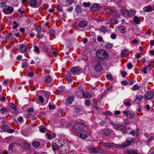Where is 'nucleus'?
Returning a JSON list of instances; mask_svg holds the SVG:
<instances>
[{
  "label": "nucleus",
  "mask_w": 154,
  "mask_h": 154,
  "mask_svg": "<svg viewBox=\"0 0 154 154\" xmlns=\"http://www.w3.org/2000/svg\"><path fill=\"white\" fill-rule=\"evenodd\" d=\"M134 23L137 24H139L140 22V18L137 16H135L134 17Z\"/></svg>",
  "instance_id": "obj_30"
},
{
  "label": "nucleus",
  "mask_w": 154,
  "mask_h": 154,
  "mask_svg": "<svg viewBox=\"0 0 154 154\" xmlns=\"http://www.w3.org/2000/svg\"><path fill=\"white\" fill-rule=\"evenodd\" d=\"M48 106L49 109L50 110L53 109L55 108L54 106V105H52L51 104L49 105Z\"/></svg>",
  "instance_id": "obj_63"
},
{
  "label": "nucleus",
  "mask_w": 154,
  "mask_h": 154,
  "mask_svg": "<svg viewBox=\"0 0 154 154\" xmlns=\"http://www.w3.org/2000/svg\"><path fill=\"white\" fill-rule=\"evenodd\" d=\"M143 98V96L142 95L137 96H136V98H135V100L136 101H137V100L140 101Z\"/></svg>",
  "instance_id": "obj_41"
},
{
  "label": "nucleus",
  "mask_w": 154,
  "mask_h": 154,
  "mask_svg": "<svg viewBox=\"0 0 154 154\" xmlns=\"http://www.w3.org/2000/svg\"><path fill=\"white\" fill-rule=\"evenodd\" d=\"M111 38L113 39H115L117 37L115 33H112L110 36Z\"/></svg>",
  "instance_id": "obj_54"
},
{
  "label": "nucleus",
  "mask_w": 154,
  "mask_h": 154,
  "mask_svg": "<svg viewBox=\"0 0 154 154\" xmlns=\"http://www.w3.org/2000/svg\"><path fill=\"white\" fill-rule=\"evenodd\" d=\"M154 139V137L153 136H150L147 139V142L148 143H150L151 141H152Z\"/></svg>",
  "instance_id": "obj_47"
},
{
  "label": "nucleus",
  "mask_w": 154,
  "mask_h": 154,
  "mask_svg": "<svg viewBox=\"0 0 154 154\" xmlns=\"http://www.w3.org/2000/svg\"><path fill=\"white\" fill-rule=\"evenodd\" d=\"M143 10L144 11L148 12L152 11V8L151 6L148 5L144 7L143 8Z\"/></svg>",
  "instance_id": "obj_20"
},
{
  "label": "nucleus",
  "mask_w": 154,
  "mask_h": 154,
  "mask_svg": "<svg viewBox=\"0 0 154 154\" xmlns=\"http://www.w3.org/2000/svg\"><path fill=\"white\" fill-rule=\"evenodd\" d=\"M122 14L125 17H128L130 15L129 12L126 10H124L122 11Z\"/></svg>",
  "instance_id": "obj_29"
},
{
  "label": "nucleus",
  "mask_w": 154,
  "mask_h": 154,
  "mask_svg": "<svg viewBox=\"0 0 154 154\" xmlns=\"http://www.w3.org/2000/svg\"><path fill=\"white\" fill-rule=\"evenodd\" d=\"M110 23L113 24H117L118 23V21L115 19H111L109 20Z\"/></svg>",
  "instance_id": "obj_34"
},
{
  "label": "nucleus",
  "mask_w": 154,
  "mask_h": 154,
  "mask_svg": "<svg viewBox=\"0 0 154 154\" xmlns=\"http://www.w3.org/2000/svg\"><path fill=\"white\" fill-rule=\"evenodd\" d=\"M106 123V122L105 121H102L101 122L99 123V125H100L103 126H104L105 125Z\"/></svg>",
  "instance_id": "obj_52"
},
{
  "label": "nucleus",
  "mask_w": 154,
  "mask_h": 154,
  "mask_svg": "<svg viewBox=\"0 0 154 154\" xmlns=\"http://www.w3.org/2000/svg\"><path fill=\"white\" fill-rule=\"evenodd\" d=\"M45 80L46 83H50L52 81V79L50 76L48 75L45 77Z\"/></svg>",
  "instance_id": "obj_24"
},
{
  "label": "nucleus",
  "mask_w": 154,
  "mask_h": 154,
  "mask_svg": "<svg viewBox=\"0 0 154 154\" xmlns=\"http://www.w3.org/2000/svg\"><path fill=\"white\" fill-rule=\"evenodd\" d=\"M17 120L19 122L21 123L23 122V119L22 116H20L17 118Z\"/></svg>",
  "instance_id": "obj_55"
},
{
  "label": "nucleus",
  "mask_w": 154,
  "mask_h": 154,
  "mask_svg": "<svg viewBox=\"0 0 154 154\" xmlns=\"http://www.w3.org/2000/svg\"><path fill=\"white\" fill-rule=\"evenodd\" d=\"M91 102L88 100H86L85 102V104L87 106H89L90 105Z\"/></svg>",
  "instance_id": "obj_62"
},
{
  "label": "nucleus",
  "mask_w": 154,
  "mask_h": 154,
  "mask_svg": "<svg viewBox=\"0 0 154 154\" xmlns=\"http://www.w3.org/2000/svg\"><path fill=\"white\" fill-rule=\"evenodd\" d=\"M130 141L129 140H126L125 141L119 145V146L121 148H125L130 146L132 142L134 140V139L133 138H131L130 139Z\"/></svg>",
  "instance_id": "obj_6"
},
{
  "label": "nucleus",
  "mask_w": 154,
  "mask_h": 154,
  "mask_svg": "<svg viewBox=\"0 0 154 154\" xmlns=\"http://www.w3.org/2000/svg\"><path fill=\"white\" fill-rule=\"evenodd\" d=\"M118 29L120 32L122 33H124L125 32V27L124 26H120Z\"/></svg>",
  "instance_id": "obj_27"
},
{
  "label": "nucleus",
  "mask_w": 154,
  "mask_h": 154,
  "mask_svg": "<svg viewBox=\"0 0 154 154\" xmlns=\"http://www.w3.org/2000/svg\"><path fill=\"white\" fill-rule=\"evenodd\" d=\"M108 54L107 52L103 50H99L96 52V56L99 59H103L108 57Z\"/></svg>",
  "instance_id": "obj_4"
},
{
  "label": "nucleus",
  "mask_w": 154,
  "mask_h": 154,
  "mask_svg": "<svg viewBox=\"0 0 154 154\" xmlns=\"http://www.w3.org/2000/svg\"><path fill=\"white\" fill-rule=\"evenodd\" d=\"M1 128L3 131H7L8 133H12L14 131V130L12 129H9L7 125H4L1 126Z\"/></svg>",
  "instance_id": "obj_11"
},
{
  "label": "nucleus",
  "mask_w": 154,
  "mask_h": 154,
  "mask_svg": "<svg viewBox=\"0 0 154 154\" xmlns=\"http://www.w3.org/2000/svg\"><path fill=\"white\" fill-rule=\"evenodd\" d=\"M129 12L130 14L131 15H134L136 13V11L135 10L132 9L130 10Z\"/></svg>",
  "instance_id": "obj_49"
},
{
  "label": "nucleus",
  "mask_w": 154,
  "mask_h": 154,
  "mask_svg": "<svg viewBox=\"0 0 154 154\" xmlns=\"http://www.w3.org/2000/svg\"><path fill=\"white\" fill-rule=\"evenodd\" d=\"M66 2L69 5L72 4L74 2L73 0H66Z\"/></svg>",
  "instance_id": "obj_59"
},
{
  "label": "nucleus",
  "mask_w": 154,
  "mask_h": 154,
  "mask_svg": "<svg viewBox=\"0 0 154 154\" xmlns=\"http://www.w3.org/2000/svg\"><path fill=\"white\" fill-rule=\"evenodd\" d=\"M113 46L112 43H110L109 42L106 43V47L107 48H110Z\"/></svg>",
  "instance_id": "obj_36"
},
{
  "label": "nucleus",
  "mask_w": 154,
  "mask_h": 154,
  "mask_svg": "<svg viewBox=\"0 0 154 154\" xmlns=\"http://www.w3.org/2000/svg\"><path fill=\"white\" fill-rule=\"evenodd\" d=\"M20 52L23 53L26 52L28 51L27 47L25 45H21L20 48Z\"/></svg>",
  "instance_id": "obj_15"
},
{
  "label": "nucleus",
  "mask_w": 154,
  "mask_h": 154,
  "mask_svg": "<svg viewBox=\"0 0 154 154\" xmlns=\"http://www.w3.org/2000/svg\"><path fill=\"white\" fill-rule=\"evenodd\" d=\"M76 133L78 136L83 139H85L91 134V133L89 130H81Z\"/></svg>",
  "instance_id": "obj_3"
},
{
  "label": "nucleus",
  "mask_w": 154,
  "mask_h": 154,
  "mask_svg": "<svg viewBox=\"0 0 154 154\" xmlns=\"http://www.w3.org/2000/svg\"><path fill=\"white\" fill-rule=\"evenodd\" d=\"M89 151L91 152V153H100L102 152H103V151L101 149H97V148L91 147L88 149Z\"/></svg>",
  "instance_id": "obj_9"
},
{
  "label": "nucleus",
  "mask_w": 154,
  "mask_h": 154,
  "mask_svg": "<svg viewBox=\"0 0 154 154\" xmlns=\"http://www.w3.org/2000/svg\"><path fill=\"white\" fill-rule=\"evenodd\" d=\"M55 137L56 135L55 134H54L53 135L48 134L47 136V138L49 140H51L52 139L54 138Z\"/></svg>",
  "instance_id": "obj_38"
},
{
  "label": "nucleus",
  "mask_w": 154,
  "mask_h": 154,
  "mask_svg": "<svg viewBox=\"0 0 154 154\" xmlns=\"http://www.w3.org/2000/svg\"><path fill=\"white\" fill-rule=\"evenodd\" d=\"M103 131V134L106 136H109L111 132V130L109 129H105Z\"/></svg>",
  "instance_id": "obj_17"
},
{
  "label": "nucleus",
  "mask_w": 154,
  "mask_h": 154,
  "mask_svg": "<svg viewBox=\"0 0 154 154\" xmlns=\"http://www.w3.org/2000/svg\"><path fill=\"white\" fill-rule=\"evenodd\" d=\"M2 11L5 14H10L13 12L14 8L8 5L3 8Z\"/></svg>",
  "instance_id": "obj_5"
},
{
  "label": "nucleus",
  "mask_w": 154,
  "mask_h": 154,
  "mask_svg": "<svg viewBox=\"0 0 154 154\" xmlns=\"http://www.w3.org/2000/svg\"><path fill=\"white\" fill-rule=\"evenodd\" d=\"M82 95L83 97L85 98L90 99L92 97L91 95L89 93L86 91H82Z\"/></svg>",
  "instance_id": "obj_16"
},
{
  "label": "nucleus",
  "mask_w": 154,
  "mask_h": 154,
  "mask_svg": "<svg viewBox=\"0 0 154 154\" xmlns=\"http://www.w3.org/2000/svg\"><path fill=\"white\" fill-rule=\"evenodd\" d=\"M6 6V3L5 2H2L0 3V6L2 8H3Z\"/></svg>",
  "instance_id": "obj_48"
},
{
  "label": "nucleus",
  "mask_w": 154,
  "mask_h": 154,
  "mask_svg": "<svg viewBox=\"0 0 154 154\" xmlns=\"http://www.w3.org/2000/svg\"><path fill=\"white\" fill-rule=\"evenodd\" d=\"M122 84L124 85H127L128 84V82L126 81H122Z\"/></svg>",
  "instance_id": "obj_61"
},
{
  "label": "nucleus",
  "mask_w": 154,
  "mask_h": 154,
  "mask_svg": "<svg viewBox=\"0 0 154 154\" xmlns=\"http://www.w3.org/2000/svg\"><path fill=\"white\" fill-rule=\"evenodd\" d=\"M34 109L33 108H31L29 109L28 110V112L29 113H30L31 112H34Z\"/></svg>",
  "instance_id": "obj_58"
},
{
  "label": "nucleus",
  "mask_w": 154,
  "mask_h": 154,
  "mask_svg": "<svg viewBox=\"0 0 154 154\" xmlns=\"http://www.w3.org/2000/svg\"><path fill=\"white\" fill-rule=\"evenodd\" d=\"M126 152L128 154H137L136 151L135 150H129L126 151Z\"/></svg>",
  "instance_id": "obj_28"
},
{
  "label": "nucleus",
  "mask_w": 154,
  "mask_h": 154,
  "mask_svg": "<svg viewBox=\"0 0 154 154\" xmlns=\"http://www.w3.org/2000/svg\"><path fill=\"white\" fill-rule=\"evenodd\" d=\"M0 112L3 114H5L7 112V110L5 108H2L0 110Z\"/></svg>",
  "instance_id": "obj_46"
},
{
  "label": "nucleus",
  "mask_w": 154,
  "mask_h": 154,
  "mask_svg": "<svg viewBox=\"0 0 154 154\" xmlns=\"http://www.w3.org/2000/svg\"><path fill=\"white\" fill-rule=\"evenodd\" d=\"M129 54V51L128 50H124L121 54V56L122 57H125Z\"/></svg>",
  "instance_id": "obj_21"
},
{
  "label": "nucleus",
  "mask_w": 154,
  "mask_h": 154,
  "mask_svg": "<svg viewBox=\"0 0 154 154\" xmlns=\"http://www.w3.org/2000/svg\"><path fill=\"white\" fill-rule=\"evenodd\" d=\"M77 13H81L82 11V8H81V5H77L75 9Z\"/></svg>",
  "instance_id": "obj_26"
},
{
  "label": "nucleus",
  "mask_w": 154,
  "mask_h": 154,
  "mask_svg": "<svg viewBox=\"0 0 154 154\" xmlns=\"http://www.w3.org/2000/svg\"><path fill=\"white\" fill-rule=\"evenodd\" d=\"M34 73L33 72H29L27 73V75L29 77H32L33 76Z\"/></svg>",
  "instance_id": "obj_60"
},
{
  "label": "nucleus",
  "mask_w": 154,
  "mask_h": 154,
  "mask_svg": "<svg viewBox=\"0 0 154 154\" xmlns=\"http://www.w3.org/2000/svg\"><path fill=\"white\" fill-rule=\"evenodd\" d=\"M100 6L98 4H94L91 7V10L93 11H97L100 8Z\"/></svg>",
  "instance_id": "obj_13"
},
{
  "label": "nucleus",
  "mask_w": 154,
  "mask_h": 154,
  "mask_svg": "<svg viewBox=\"0 0 154 154\" xmlns=\"http://www.w3.org/2000/svg\"><path fill=\"white\" fill-rule=\"evenodd\" d=\"M94 69L97 72H100L102 69V67L100 63H98L95 66Z\"/></svg>",
  "instance_id": "obj_18"
},
{
  "label": "nucleus",
  "mask_w": 154,
  "mask_h": 154,
  "mask_svg": "<svg viewBox=\"0 0 154 154\" xmlns=\"http://www.w3.org/2000/svg\"><path fill=\"white\" fill-rule=\"evenodd\" d=\"M127 66L128 68L129 69H131L133 67V66H132V64L131 63H128L127 65Z\"/></svg>",
  "instance_id": "obj_57"
},
{
  "label": "nucleus",
  "mask_w": 154,
  "mask_h": 154,
  "mask_svg": "<svg viewBox=\"0 0 154 154\" xmlns=\"http://www.w3.org/2000/svg\"><path fill=\"white\" fill-rule=\"evenodd\" d=\"M124 104L127 106H129L131 105V103L129 101H127L126 102H125Z\"/></svg>",
  "instance_id": "obj_64"
},
{
  "label": "nucleus",
  "mask_w": 154,
  "mask_h": 154,
  "mask_svg": "<svg viewBox=\"0 0 154 154\" xmlns=\"http://www.w3.org/2000/svg\"><path fill=\"white\" fill-rule=\"evenodd\" d=\"M32 145L34 147L36 148L40 145V143L38 141H34L32 143Z\"/></svg>",
  "instance_id": "obj_25"
},
{
  "label": "nucleus",
  "mask_w": 154,
  "mask_h": 154,
  "mask_svg": "<svg viewBox=\"0 0 154 154\" xmlns=\"http://www.w3.org/2000/svg\"><path fill=\"white\" fill-rule=\"evenodd\" d=\"M106 78L108 80H113V79H112V76L109 74H107L106 75Z\"/></svg>",
  "instance_id": "obj_42"
},
{
  "label": "nucleus",
  "mask_w": 154,
  "mask_h": 154,
  "mask_svg": "<svg viewBox=\"0 0 154 154\" xmlns=\"http://www.w3.org/2000/svg\"><path fill=\"white\" fill-rule=\"evenodd\" d=\"M123 113L128 119H132L135 116V114L133 112L129 110L124 111Z\"/></svg>",
  "instance_id": "obj_7"
},
{
  "label": "nucleus",
  "mask_w": 154,
  "mask_h": 154,
  "mask_svg": "<svg viewBox=\"0 0 154 154\" xmlns=\"http://www.w3.org/2000/svg\"><path fill=\"white\" fill-rule=\"evenodd\" d=\"M43 36V34L42 33V32H38L36 35L37 37L39 38H42Z\"/></svg>",
  "instance_id": "obj_39"
},
{
  "label": "nucleus",
  "mask_w": 154,
  "mask_h": 154,
  "mask_svg": "<svg viewBox=\"0 0 154 154\" xmlns=\"http://www.w3.org/2000/svg\"><path fill=\"white\" fill-rule=\"evenodd\" d=\"M106 10L108 14H112L114 12V11L110 8H106Z\"/></svg>",
  "instance_id": "obj_33"
},
{
  "label": "nucleus",
  "mask_w": 154,
  "mask_h": 154,
  "mask_svg": "<svg viewBox=\"0 0 154 154\" xmlns=\"http://www.w3.org/2000/svg\"><path fill=\"white\" fill-rule=\"evenodd\" d=\"M110 124L113 127V128L117 130L121 131L123 133H126L127 128L122 125L119 124H115L113 122L111 121Z\"/></svg>",
  "instance_id": "obj_2"
},
{
  "label": "nucleus",
  "mask_w": 154,
  "mask_h": 154,
  "mask_svg": "<svg viewBox=\"0 0 154 154\" xmlns=\"http://www.w3.org/2000/svg\"><path fill=\"white\" fill-rule=\"evenodd\" d=\"M81 109L77 107H76L75 109V112L76 113H79L81 111Z\"/></svg>",
  "instance_id": "obj_51"
},
{
  "label": "nucleus",
  "mask_w": 154,
  "mask_h": 154,
  "mask_svg": "<svg viewBox=\"0 0 154 154\" xmlns=\"http://www.w3.org/2000/svg\"><path fill=\"white\" fill-rule=\"evenodd\" d=\"M38 3V2L37 0H31L29 2L30 6L33 7L37 5Z\"/></svg>",
  "instance_id": "obj_22"
},
{
  "label": "nucleus",
  "mask_w": 154,
  "mask_h": 154,
  "mask_svg": "<svg viewBox=\"0 0 154 154\" xmlns=\"http://www.w3.org/2000/svg\"><path fill=\"white\" fill-rule=\"evenodd\" d=\"M74 97L73 96L69 97L66 100V104L68 106L72 104L74 100Z\"/></svg>",
  "instance_id": "obj_10"
},
{
  "label": "nucleus",
  "mask_w": 154,
  "mask_h": 154,
  "mask_svg": "<svg viewBox=\"0 0 154 154\" xmlns=\"http://www.w3.org/2000/svg\"><path fill=\"white\" fill-rule=\"evenodd\" d=\"M139 88V86L137 85L136 84L132 88V89L133 91H135L138 89Z\"/></svg>",
  "instance_id": "obj_43"
},
{
  "label": "nucleus",
  "mask_w": 154,
  "mask_h": 154,
  "mask_svg": "<svg viewBox=\"0 0 154 154\" xmlns=\"http://www.w3.org/2000/svg\"><path fill=\"white\" fill-rule=\"evenodd\" d=\"M18 146L17 144L15 143H12L10 144L9 146L8 149L9 150H12L13 149H16V147Z\"/></svg>",
  "instance_id": "obj_19"
},
{
  "label": "nucleus",
  "mask_w": 154,
  "mask_h": 154,
  "mask_svg": "<svg viewBox=\"0 0 154 154\" xmlns=\"http://www.w3.org/2000/svg\"><path fill=\"white\" fill-rule=\"evenodd\" d=\"M39 131L42 133H44L45 131V128L43 126H40L39 127Z\"/></svg>",
  "instance_id": "obj_45"
},
{
  "label": "nucleus",
  "mask_w": 154,
  "mask_h": 154,
  "mask_svg": "<svg viewBox=\"0 0 154 154\" xmlns=\"http://www.w3.org/2000/svg\"><path fill=\"white\" fill-rule=\"evenodd\" d=\"M49 33L50 35L52 36H54L55 34V32L53 29H49Z\"/></svg>",
  "instance_id": "obj_37"
},
{
  "label": "nucleus",
  "mask_w": 154,
  "mask_h": 154,
  "mask_svg": "<svg viewBox=\"0 0 154 154\" xmlns=\"http://www.w3.org/2000/svg\"><path fill=\"white\" fill-rule=\"evenodd\" d=\"M23 147L26 150L29 151L30 149L31 146L29 143H26L23 145Z\"/></svg>",
  "instance_id": "obj_23"
},
{
  "label": "nucleus",
  "mask_w": 154,
  "mask_h": 154,
  "mask_svg": "<svg viewBox=\"0 0 154 154\" xmlns=\"http://www.w3.org/2000/svg\"><path fill=\"white\" fill-rule=\"evenodd\" d=\"M29 66V64L27 62L25 61L22 63V67L23 68H26Z\"/></svg>",
  "instance_id": "obj_32"
},
{
  "label": "nucleus",
  "mask_w": 154,
  "mask_h": 154,
  "mask_svg": "<svg viewBox=\"0 0 154 154\" xmlns=\"http://www.w3.org/2000/svg\"><path fill=\"white\" fill-rule=\"evenodd\" d=\"M34 52L37 53H39L40 52L39 49L38 47L36 46H34Z\"/></svg>",
  "instance_id": "obj_40"
},
{
  "label": "nucleus",
  "mask_w": 154,
  "mask_h": 154,
  "mask_svg": "<svg viewBox=\"0 0 154 154\" xmlns=\"http://www.w3.org/2000/svg\"><path fill=\"white\" fill-rule=\"evenodd\" d=\"M154 94L153 92L151 91H149L145 93L144 95L145 99L146 100H149L153 98Z\"/></svg>",
  "instance_id": "obj_8"
},
{
  "label": "nucleus",
  "mask_w": 154,
  "mask_h": 154,
  "mask_svg": "<svg viewBox=\"0 0 154 154\" xmlns=\"http://www.w3.org/2000/svg\"><path fill=\"white\" fill-rule=\"evenodd\" d=\"M100 31L102 32H105L106 31V29L105 27L102 26L100 28Z\"/></svg>",
  "instance_id": "obj_53"
},
{
  "label": "nucleus",
  "mask_w": 154,
  "mask_h": 154,
  "mask_svg": "<svg viewBox=\"0 0 154 154\" xmlns=\"http://www.w3.org/2000/svg\"><path fill=\"white\" fill-rule=\"evenodd\" d=\"M38 98L40 101L42 103H43L44 102V99L42 96L41 95H39L38 96Z\"/></svg>",
  "instance_id": "obj_56"
},
{
  "label": "nucleus",
  "mask_w": 154,
  "mask_h": 154,
  "mask_svg": "<svg viewBox=\"0 0 154 154\" xmlns=\"http://www.w3.org/2000/svg\"><path fill=\"white\" fill-rule=\"evenodd\" d=\"M87 25L88 22L84 20H82L80 21L78 23L79 26L81 28H85Z\"/></svg>",
  "instance_id": "obj_14"
},
{
  "label": "nucleus",
  "mask_w": 154,
  "mask_h": 154,
  "mask_svg": "<svg viewBox=\"0 0 154 154\" xmlns=\"http://www.w3.org/2000/svg\"><path fill=\"white\" fill-rule=\"evenodd\" d=\"M66 80L68 81H71L72 80L71 77L70 76V74L69 73H67L66 75Z\"/></svg>",
  "instance_id": "obj_35"
},
{
  "label": "nucleus",
  "mask_w": 154,
  "mask_h": 154,
  "mask_svg": "<svg viewBox=\"0 0 154 154\" xmlns=\"http://www.w3.org/2000/svg\"><path fill=\"white\" fill-rule=\"evenodd\" d=\"M80 68L78 66H75L72 67L71 69V72L73 74H76L80 72Z\"/></svg>",
  "instance_id": "obj_12"
},
{
  "label": "nucleus",
  "mask_w": 154,
  "mask_h": 154,
  "mask_svg": "<svg viewBox=\"0 0 154 154\" xmlns=\"http://www.w3.org/2000/svg\"><path fill=\"white\" fill-rule=\"evenodd\" d=\"M83 6L85 7H89L90 5V3L89 2H84L83 3Z\"/></svg>",
  "instance_id": "obj_44"
},
{
  "label": "nucleus",
  "mask_w": 154,
  "mask_h": 154,
  "mask_svg": "<svg viewBox=\"0 0 154 154\" xmlns=\"http://www.w3.org/2000/svg\"><path fill=\"white\" fill-rule=\"evenodd\" d=\"M115 146V144L113 143H108V147L113 148Z\"/></svg>",
  "instance_id": "obj_50"
},
{
  "label": "nucleus",
  "mask_w": 154,
  "mask_h": 154,
  "mask_svg": "<svg viewBox=\"0 0 154 154\" xmlns=\"http://www.w3.org/2000/svg\"><path fill=\"white\" fill-rule=\"evenodd\" d=\"M86 127L84 121L82 120H79L75 122L72 130L75 133H76Z\"/></svg>",
  "instance_id": "obj_1"
},
{
  "label": "nucleus",
  "mask_w": 154,
  "mask_h": 154,
  "mask_svg": "<svg viewBox=\"0 0 154 154\" xmlns=\"http://www.w3.org/2000/svg\"><path fill=\"white\" fill-rule=\"evenodd\" d=\"M52 146L53 150L54 152H55V151L57 150L58 148V146L55 143H53L52 144Z\"/></svg>",
  "instance_id": "obj_31"
}]
</instances>
